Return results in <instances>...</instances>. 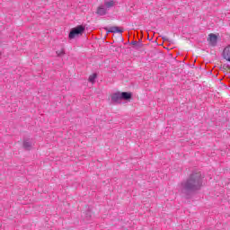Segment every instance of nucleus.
<instances>
[{
	"label": "nucleus",
	"mask_w": 230,
	"mask_h": 230,
	"mask_svg": "<svg viewBox=\"0 0 230 230\" xmlns=\"http://www.w3.org/2000/svg\"><path fill=\"white\" fill-rule=\"evenodd\" d=\"M202 186V178L200 173H193L188 181L183 183V190H199Z\"/></svg>",
	"instance_id": "nucleus-1"
},
{
	"label": "nucleus",
	"mask_w": 230,
	"mask_h": 230,
	"mask_svg": "<svg viewBox=\"0 0 230 230\" xmlns=\"http://www.w3.org/2000/svg\"><path fill=\"white\" fill-rule=\"evenodd\" d=\"M84 31H85V27L79 25V26L72 29L68 37H69V39H75V37H78V35H82V33H84Z\"/></svg>",
	"instance_id": "nucleus-2"
},
{
	"label": "nucleus",
	"mask_w": 230,
	"mask_h": 230,
	"mask_svg": "<svg viewBox=\"0 0 230 230\" xmlns=\"http://www.w3.org/2000/svg\"><path fill=\"white\" fill-rule=\"evenodd\" d=\"M222 57L226 62H230V44L223 49Z\"/></svg>",
	"instance_id": "nucleus-3"
},
{
	"label": "nucleus",
	"mask_w": 230,
	"mask_h": 230,
	"mask_svg": "<svg viewBox=\"0 0 230 230\" xmlns=\"http://www.w3.org/2000/svg\"><path fill=\"white\" fill-rule=\"evenodd\" d=\"M208 43L210 46L215 47V46H217L218 37L216 34L211 33L208 35Z\"/></svg>",
	"instance_id": "nucleus-4"
},
{
	"label": "nucleus",
	"mask_w": 230,
	"mask_h": 230,
	"mask_svg": "<svg viewBox=\"0 0 230 230\" xmlns=\"http://www.w3.org/2000/svg\"><path fill=\"white\" fill-rule=\"evenodd\" d=\"M107 33H123V29L118 27V26H113L109 28H105Z\"/></svg>",
	"instance_id": "nucleus-5"
},
{
	"label": "nucleus",
	"mask_w": 230,
	"mask_h": 230,
	"mask_svg": "<svg viewBox=\"0 0 230 230\" xmlns=\"http://www.w3.org/2000/svg\"><path fill=\"white\" fill-rule=\"evenodd\" d=\"M111 100L115 102L118 103V102H119V100H121V93L118 92L115 93L111 95Z\"/></svg>",
	"instance_id": "nucleus-6"
},
{
	"label": "nucleus",
	"mask_w": 230,
	"mask_h": 230,
	"mask_svg": "<svg viewBox=\"0 0 230 230\" xmlns=\"http://www.w3.org/2000/svg\"><path fill=\"white\" fill-rule=\"evenodd\" d=\"M120 97H121V100H130V98H132V93L122 92L120 93Z\"/></svg>",
	"instance_id": "nucleus-7"
},
{
	"label": "nucleus",
	"mask_w": 230,
	"mask_h": 230,
	"mask_svg": "<svg viewBox=\"0 0 230 230\" xmlns=\"http://www.w3.org/2000/svg\"><path fill=\"white\" fill-rule=\"evenodd\" d=\"M96 13H98V15H105L107 10L103 7H98Z\"/></svg>",
	"instance_id": "nucleus-8"
},
{
	"label": "nucleus",
	"mask_w": 230,
	"mask_h": 230,
	"mask_svg": "<svg viewBox=\"0 0 230 230\" xmlns=\"http://www.w3.org/2000/svg\"><path fill=\"white\" fill-rule=\"evenodd\" d=\"M104 4L107 6V8H111V6H114V1L107 0L104 2Z\"/></svg>",
	"instance_id": "nucleus-9"
},
{
	"label": "nucleus",
	"mask_w": 230,
	"mask_h": 230,
	"mask_svg": "<svg viewBox=\"0 0 230 230\" xmlns=\"http://www.w3.org/2000/svg\"><path fill=\"white\" fill-rule=\"evenodd\" d=\"M97 76L98 75L96 74H93L89 76L88 81L91 82L92 84H94V80H96Z\"/></svg>",
	"instance_id": "nucleus-10"
},
{
	"label": "nucleus",
	"mask_w": 230,
	"mask_h": 230,
	"mask_svg": "<svg viewBox=\"0 0 230 230\" xmlns=\"http://www.w3.org/2000/svg\"><path fill=\"white\" fill-rule=\"evenodd\" d=\"M131 45L134 46L135 49H139L141 48V44L137 41H131Z\"/></svg>",
	"instance_id": "nucleus-11"
},
{
	"label": "nucleus",
	"mask_w": 230,
	"mask_h": 230,
	"mask_svg": "<svg viewBox=\"0 0 230 230\" xmlns=\"http://www.w3.org/2000/svg\"><path fill=\"white\" fill-rule=\"evenodd\" d=\"M23 147L24 148H31V144L28 141L23 142Z\"/></svg>",
	"instance_id": "nucleus-12"
},
{
	"label": "nucleus",
	"mask_w": 230,
	"mask_h": 230,
	"mask_svg": "<svg viewBox=\"0 0 230 230\" xmlns=\"http://www.w3.org/2000/svg\"><path fill=\"white\" fill-rule=\"evenodd\" d=\"M57 55H58V57H62V55H64V49H61V50H59V51H57Z\"/></svg>",
	"instance_id": "nucleus-13"
}]
</instances>
